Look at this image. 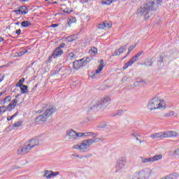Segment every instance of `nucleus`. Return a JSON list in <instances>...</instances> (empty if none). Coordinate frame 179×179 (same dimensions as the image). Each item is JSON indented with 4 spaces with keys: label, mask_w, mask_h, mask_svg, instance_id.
I'll return each instance as SVG.
<instances>
[{
    "label": "nucleus",
    "mask_w": 179,
    "mask_h": 179,
    "mask_svg": "<svg viewBox=\"0 0 179 179\" xmlns=\"http://www.w3.org/2000/svg\"><path fill=\"white\" fill-rule=\"evenodd\" d=\"M58 26H59V24H53L51 25V27L55 28V27H58Z\"/></svg>",
    "instance_id": "obj_48"
},
{
    "label": "nucleus",
    "mask_w": 179,
    "mask_h": 179,
    "mask_svg": "<svg viewBox=\"0 0 179 179\" xmlns=\"http://www.w3.org/2000/svg\"><path fill=\"white\" fill-rule=\"evenodd\" d=\"M45 1H48V0H45Z\"/></svg>",
    "instance_id": "obj_59"
},
{
    "label": "nucleus",
    "mask_w": 179,
    "mask_h": 179,
    "mask_svg": "<svg viewBox=\"0 0 179 179\" xmlns=\"http://www.w3.org/2000/svg\"><path fill=\"white\" fill-rule=\"evenodd\" d=\"M146 65V66H152V65H153V64L152 63H150V64H145Z\"/></svg>",
    "instance_id": "obj_53"
},
{
    "label": "nucleus",
    "mask_w": 179,
    "mask_h": 179,
    "mask_svg": "<svg viewBox=\"0 0 179 179\" xmlns=\"http://www.w3.org/2000/svg\"><path fill=\"white\" fill-rule=\"evenodd\" d=\"M162 159H163V156L162 155H155L151 157L152 163L153 162H157V160H162Z\"/></svg>",
    "instance_id": "obj_24"
},
{
    "label": "nucleus",
    "mask_w": 179,
    "mask_h": 179,
    "mask_svg": "<svg viewBox=\"0 0 179 179\" xmlns=\"http://www.w3.org/2000/svg\"><path fill=\"white\" fill-rule=\"evenodd\" d=\"M138 57L136 56L133 57L127 63L124 64L123 66V69H127L128 67L131 66L134 62H136L138 61Z\"/></svg>",
    "instance_id": "obj_14"
},
{
    "label": "nucleus",
    "mask_w": 179,
    "mask_h": 179,
    "mask_svg": "<svg viewBox=\"0 0 179 179\" xmlns=\"http://www.w3.org/2000/svg\"><path fill=\"white\" fill-rule=\"evenodd\" d=\"M81 60H83V65L85 66V65L89 64V62H90V61H92V59L87 57V58H83V59H81Z\"/></svg>",
    "instance_id": "obj_27"
},
{
    "label": "nucleus",
    "mask_w": 179,
    "mask_h": 179,
    "mask_svg": "<svg viewBox=\"0 0 179 179\" xmlns=\"http://www.w3.org/2000/svg\"><path fill=\"white\" fill-rule=\"evenodd\" d=\"M6 110H8V109L6 108V106H5L0 107V114L1 115L3 114V113H5V111H6Z\"/></svg>",
    "instance_id": "obj_33"
},
{
    "label": "nucleus",
    "mask_w": 179,
    "mask_h": 179,
    "mask_svg": "<svg viewBox=\"0 0 179 179\" xmlns=\"http://www.w3.org/2000/svg\"><path fill=\"white\" fill-rule=\"evenodd\" d=\"M176 136H178V133H177V131H167L160 133L152 134L150 136V138H151L152 139H159V138H173Z\"/></svg>",
    "instance_id": "obj_6"
},
{
    "label": "nucleus",
    "mask_w": 179,
    "mask_h": 179,
    "mask_svg": "<svg viewBox=\"0 0 179 179\" xmlns=\"http://www.w3.org/2000/svg\"><path fill=\"white\" fill-rule=\"evenodd\" d=\"M173 156H174V157H178L179 159V148L173 151Z\"/></svg>",
    "instance_id": "obj_32"
},
{
    "label": "nucleus",
    "mask_w": 179,
    "mask_h": 179,
    "mask_svg": "<svg viewBox=\"0 0 179 179\" xmlns=\"http://www.w3.org/2000/svg\"><path fill=\"white\" fill-rule=\"evenodd\" d=\"M20 33H22V30L18 29L16 31V34H17V36H20Z\"/></svg>",
    "instance_id": "obj_47"
},
{
    "label": "nucleus",
    "mask_w": 179,
    "mask_h": 179,
    "mask_svg": "<svg viewBox=\"0 0 179 179\" xmlns=\"http://www.w3.org/2000/svg\"><path fill=\"white\" fill-rule=\"evenodd\" d=\"M147 107L150 111H153V110H164L166 108V102L160 98L155 97L149 101Z\"/></svg>",
    "instance_id": "obj_4"
},
{
    "label": "nucleus",
    "mask_w": 179,
    "mask_h": 179,
    "mask_svg": "<svg viewBox=\"0 0 179 179\" xmlns=\"http://www.w3.org/2000/svg\"><path fill=\"white\" fill-rule=\"evenodd\" d=\"M142 54H143V51L139 52L138 53L136 54V57H137V59H139V57H141V55H142Z\"/></svg>",
    "instance_id": "obj_41"
},
{
    "label": "nucleus",
    "mask_w": 179,
    "mask_h": 179,
    "mask_svg": "<svg viewBox=\"0 0 179 179\" xmlns=\"http://www.w3.org/2000/svg\"><path fill=\"white\" fill-rule=\"evenodd\" d=\"M80 66H83V60H76L75 62H73V68L74 69H80Z\"/></svg>",
    "instance_id": "obj_16"
},
{
    "label": "nucleus",
    "mask_w": 179,
    "mask_h": 179,
    "mask_svg": "<svg viewBox=\"0 0 179 179\" xmlns=\"http://www.w3.org/2000/svg\"><path fill=\"white\" fill-rule=\"evenodd\" d=\"M158 62H163V57L160 56L158 59Z\"/></svg>",
    "instance_id": "obj_46"
},
{
    "label": "nucleus",
    "mask_w": 179,
    "mask_h": 179,
    "mask_svg": "<svg viewBox=\"0 0 179 179\" xmlns=\"http://www.w3.org/2000/svg\"><path fill=\"white\" fill-rule=\"evenodd\" d=\"M64 47H65V43H62L59 47H58L57 48H59V50H62V48H64Z\"/></svg>",
    "instance_id": "obj_44"
},
{
    "label": "nucleus",
    "mask_w": 179,
    "mask_h": 179,
    "mask_svg": "<svg viewBox=\"0 0 179 179\" xmlns=\"http://www.w3.org/2000/svg\"><path fill=\"white\" fill-rule=\"evenodd\" d=\"M24 2H26V1H29V0H23Z\"/></svg>",
    "instance_id": "obj_58"
},
{
    "label": "nucleus",
    "mask_w": 179,
    "mask_h": 179,
    "mask_svg": "<svg viewBox=\"0 0 179 179\" xmlns=\"http://www.w3.org/2000/svg\"><path fill=\"white\" fill-rule=\"evenodd\" d=\"M141 163L146 164V163H152V157L150 158H145L143 157H140Z\"/></svg>",
    "instance_id": "obj_23"
},
{
    "label": "nucleus",
    "mask_w": 179,
    "mask_h": 179,
    "mask_svg": "<svg viewBox=\"0 0 179 179\" xmlns=\"http://www.w3.org/2000/svg\"><path fill=\"white\" fill-rule=\"evenodd\" d=\"M176 113L174 111H169L166 113L165 117H173V115H175Z\"/></svg>",
    "instance_id": "obj_34"
},
{
    "label": "nucleus",
    "mask_w": 179,
    "mask_h": 179,
    "mask_svg": "<svg viewBox=\"0 0 179 179\" xmlns=\"http://www.w3.org/2000/svg\"><path fill=\"white\" fill-rule=\"evenodd\" d=\"M125 164H127L125 159H121L117 160L115 166V173H122L125 169Z\"/></svg>",
    "instance_id": "obj_9"
},
{
    "label": "nucleus",
    "mask_w": 179,
    "mask_h": 179,
    "mask_svg": "<svg viewBox=\"0 0 179 179\" xmlns=\"http://www.w3.org/2000/svg\"><path fill=\"white\" fill-rule=\"evenodd\" d=\"M5 39H3V38L0 37V43H2V41H4Z\"/></svg>",
    "instance_id": "obj_52"
},
{
    "label": "nucleus",
    "mask_w": 179,
    "mask_h": 179,
    "mask_svg": "<svg viewBox=\"0 0 179 179\" xmlns=\"http://www.w3.org/2000/svg\"><path fill=\"white\" fill-rule=\"evenodd\" d=\"M113 2H117V1H118V0H113Z\"/></svg>",
    "instance_id": "obj_56"
},
{
    "label": "nucleus",
    "mask_w": 179,
    "mask_h": 179,
    "mask_svg": "<svg viewBox=\"0 0 179 179\" xmlns=\"http://www.w3.org/2000/svg\"><path fill=\"white\" fill-rule=\"evenodd\" d=\"M19 87H20L22 94H24V93H27V92H29V90L27 89L28 87L27 85H21Z\"/></svg>",
    "instance_id": "obj_25"
},
{
    "label": "nucleus",
    "mask_w": 179,
    "mask_h": 179,
    "mask_svg": "<svg viewBox=\"0 0 179 179\" xmlns=\"http://www.w3.org/2000/svg\"><path fill=\"white\" fill-rule=\"evenodd\" d=\"M124 51H127V45H124L121 48H120L117 50H116L113 56L116 57L117 55H121V54L124 53Z\"/></svg>",
    "instance_id": "obj_18"
},
{
    "label": "nucleus",
    "mask_w": 179,
    "mask_h": 179,
    "mask_svg": "<svg viewBox=\"0 0 179 179\" xmlns=\"http://www.w3.org/2000/svg\"><path fill=\"white\" fill-rule=\"evenodd\" d=\"M31 23H30V22H29V21H23L21 23V26L22 27H29V26H31Z\"/></svg>",
    "instance_id": "obj_29"
},
{
    "label": "nucleus",
    "mask_w": 179,
    "mask_h": 179,
    "mask_svg": "<svg viewBox=\"0 0 179 179\" xmlns=\"http://www.w3.org/2000/svg\"><path fill=\"white\" fill-rule=\"evenodd\" d=\"M136 47V44L131 45L129 48V51H128L127 55L123 57V59H125V58H127V57H128V55H129L131 51H132L134 50V48H135Z\"/></svg>",
    "instance_id": "obj_26"
},
{
    "label": "nucleus",
    "mask_w": 179,
    "mask_h": 179,
    "mask_svg": "<svg viewBox=\"0 0 179 179\" xmlns=\"http://www.w3.org/2000/svg\"><path fill=\"white\" fill-rule=\"evenodd\" d=\"M57 111V108L55 106H50L48 109L45 110L43 115H40L35 119V122L36 124H41V122H45L47 121V118L52 115L54 113Z\"/></svg>",
    "instance_id": "obj_5"
},
{
    "label": "nucleus",
    "mask_w": 179,
    "mask_h": 179,
    "mask_svg": "<svg viewBox=\"0 0 179 179\" xmlns=\"http://www.w3.org/2000/svg\"><path fill=\"white\" fill-rule=\"evenodd\" d=\"M76 22V17H73L70 19L69 22V26H71V23H75Z\"/></svg>",
    "instance_id": "obj_36"
},
{
    "label": "nucleus",
    "mask_w": 179,
    "mask_h": 179,
    "mask_svg": "<svg viewBox=\"0 0 179 179\" xmlns=\"http://www.w3.org/2000/svg\"><path fill=\"white\" fill-rule=\"evenodd\" d=\"M143 80H139V81H137V83H143Z\"/></svg>",
    "instance_id": "obj_54"
},
{
    "label": "nucleus",
    "mask_w": 179,
    "mask_h": 179,
    "mask_svg": "<svg viewBox=\"0 0 179 179\" xmlns=\"http://www.w3.org/2000/svg\"><path fill=\"white\" fill-rule=\"evenodd\" d=\"M69 57L70 58H73V57H74L73 52H70V53L69 54Z\"/></svg>",
    "instance_id": "obj_49"
},
{
    "label": "nucleus",
    "mask_w": 179,
    "mask_h": 179,
    "mask_svg": "<svg viewBox=\"0 0 179 179\" xmlns=\"http://www.w3.org/2000/svg\"><path fill=\"white\" fill-rule=\"evenodd\" d=\"M92 0H81V3H89Z\"/></svg>",
    "instance_id": "obj_42"
},
{
    "label": "nucleus",
    "mask_w": 179,
    "mask_h": 179,
    "mask_svg": "<svg viewBox=\"0 0 179 179\" xmlns=\"http://www.w3.org/2000/svg\"><path fill=\"white\" fill-rule=\"evenodd\" d=\"M10 100H12L10 96H7L5 98L0 100V104H2L3 106H6V104H9Z\"/></svg>",
    "instance_id": "obj_21"
},
{
    "label": "nucleus",
    "mask_w": 179,
    "mask_h": 179,
    "mask_svg": "<svg viewBox=\"0 0 179 179\" xmlns=\"http://www.w3.org/2000/svg\"><path fill=\"white\" fill-rule=\"evenodd\" d=\"M15 24L19 25V22H16Z\"/></svg>",
    "instance_id": "obj_57"
},
{
    "label": "nucleus",
    "mask_w": 179,
    "mask_h": 179,
    "mask_svg": "<svg viewBox=\"0 0 179 179\" xmlns=\"http://www.w3.org/2000/svg\"><path fill=\"white\" fill-rule=\"evenodd\" d=\"M62 54H64V50H62V49L57 48L53 52L52 57H53V58H57V57H61Z\"/></svg>",
    "instance_id": "obj_17"
},
{
    "label": "nucleus",
    "mask_w": 179,
    "mask_h": 179,
    "mask_svg": "<svg viewBox=\"0 0 179 179\" xmlns=\"http://www.w3.org/2000/svg\"><path fill=\"white\" fill-rule=\"evenodd\" d=\"M106 108H107V106H104V103L102 100L99 101L98 102L92 101V102L88 103V108L87 111V113H90V111H93V110H96V108L104 110Z\"/></svg>",
    "instance_id": "obj_7"
},
{
    "label": "nucleus",
    "mask_w": 179,
    "mask_h": 179,
    "mask_svg": "<svg viewBox=\"0 0 179 179\" xmlns=\"http://www.w3.org/2000/svg\"><path fill=\"white\" fill-rule=\"evenodd\" d=\"M24 83V78H21L15 85L16 87H19L20 86L24 85L23 84Z\"/></svg>",
    "instance_id": "obj_30"
},
{
    "label": "nucleus",
    "mask_w": 179,
    "mask_h": 179,
    "mask_svg": "<svg viewBox=\"0 0 179 179\" xmlns=\"http://www.w3.org/2000/svg\"><path fill=\"white\" fill-rule=\"evenodd\" d=\"M107 127V124L106 123H103L99 126V128H106Z\"/></svg>",
    "instance_id": "obj_45"
},
{
    "label": "nucleus",
    "mask_w": 179,
    "mask_h": 179,
    "mask_svg": "<svg viewBox=\"0 0 179 179\" xmlns=\"http://www.w3.org/2000/svg\"><path fill=\"white\" fill-rule=\"evenodd\" d=\"M101 139L99 138H94L91 139L84 140L81 143L75 145L72 147V149H76L82 153H86L90 150V145L93 143H97L100 142Z\"/></svg>",
    "instance_id": "obj_2"
},
{
    "label": "nucleus",
    "mask_w": 179,
    "mask_h": 179,
    "mask_svg": "<svg viewBox=\"0 0 179 179\" xmlns=\"http://www.w3.org/2000/svg\"><path fill=\"white\" fill-rule=\"evenodd\" d=\"M5 93H6V91H2V92H0V97H1V96H3V94H5Z\"/></svg>",
    "instance_id": "obj_50"
},
{
    "label": "nucleus",
    "mask_w": 179,
    "mask_h": 179,
    "mask_svg": "<svg viewBox=\"0 0 179 179\" xmlns=\"http://www.w3.org/2000/svg\"><path fill=\"white\" fill-rule=\"evenodd\" d=\"M132 136H134V138H136V141H139V138H138V136H139V135L136 134H131Z\"/></svg>",
    "instance_id": "obj_43"
},
{
    "label": "nucleus",
    "mask_w": 179,
    "mask_h": 179,
    "mask_svg": "<svg viewBox=\"0 0 179 179\" xmlns=\"http://www.w3.org/2000/svg\"><path fill=\"white\" fill-rule=\"evenodd\" d=\"M90 52H93V54H97V48H93L92 49H91L90 50Z\"/></svg>",
    "instance_id": "obj_39"
},
{
    "label": "nucleus",
    "mask_w": 179,
    "mask_h": 179,
    "mask_svg": "<svg viewBox=\"0 0 179 179\" xmlns=\"http://www.w3.org/2000/svg\"><path fill=\"white\" fill-rule=\"evenodd\" d=\"M58 174H59V172H53L52 171H45L43 177L50 179L52 178V177H55V176H58Z\"/></svg>",
    "instance_id": "obj_12"
},
{
    "label": "nucleus",
    "mask_w": 179,
    "mask_h": 179,
    "mask_svg": "<svg viewBox=\"0 0 179 179\" xmlns=\"http://www.w3.org/2000/svg\"><path fill=\"white\" fill-rule=\"evenodd\" d=\"M137 141H138L140 143H142V141H141V139H138Z\"/></svg>",
    "instance_id": "obj_55"
},
{
    "label": "nucleus",
    "mask_w": 179,
    "mask_h": 179,
    "mask_svg": "<svg viewBox=\"0 0 179 179\" xmlns=\"http://www.w3.org/2000/svg\"><path fill=\"white\" fill-rule=\"evenodd\" d=\"M27 52V50L24 52H16L15 53V57H22V55H24Z\"/></svg>",
    "instance_id": "obj_35"
},
{
    "label": "nucleus",
    "mask_w": 179,
    "mask_h": 179,
    "mask_svg": "<svg viewBox=\"0 0 179 179\" xmlns=\"http://www.w3.org/2000/svg\"><path fill=\"white\" fill-rule=\"evenodd\" d=\"M40 144V140L38 138H31L28 143H27V145L29 146V149L31 150L33 148H36V146H38Z\"/></svg>",
    "instance_id": "obj_11"
},
{
    "label": "nucleus",
    "mask_w": 179,
    "mask_h": 179,
    "mask_svg": "<svg viewBox=\"0 0 179 179\" xmlns=\"http://www.w3.org/2000/svg\"><path fill=\"white\" fill-rule=\"evenodd\" d=\"M114 1L113 0H101L102 5H111Z\"/></svg>",
    "instance_id": "obj_28"
},
{
    "label": "nucleus",
    "mask_w": 179,
    "mask_h": 179,
    "mask_svg": "<svg viewBox=\"0 0 179 179\" xmlns=\"http://www.w3.org/2000/svg\"><path fill=\"white\" fill-rule=\"evenodd\" d=\"M111 27V24L110 22H103L101 24H99L98 25V29H100L101 30H103L104 29H110Z\"/></svg>",
    "instance_id": "obj_19"
},
{
    "label": "nucleus",
    "mask_w": 179,
    "mask_h": 179,
    "mask_svg": "<svg viewBox=\"0 0 179 179\" xmlns=\"http://www.w3.org/2000/svg\"><path fill=\"white\" fill-rule=\"evenodd\" d=\"M16 115H17V113L14 114V115H12V116H8L7 120H8V121H10L11 120H13V118H15V117H16Z\"/></svg>",
    "instance_id": "obj_37"
},
{
    "label": "nucleus",
    "mask_w": 179,
    "mask_h": 179,
    "mask_svg": "<svg viewBox=\"0 0 179 179\" xmlns=\"http://www.w3.org/2000/svg\"><path fill=\"white\" fill-rule=\"evenodd\" d=\"M101 101L103 102V106L107 107L111 102V99L109 96H106Z\"/></svg>",
    "instance_id": "obj_22"
},
{
    "label": "nucleus",
    "mask_w": 179,
    "mask_h": 179,
    "mask_svg": "<svg viewBox=\"0 0 179 179\" xmlns=\"http://www.w3.org/2000/svg\"><path fill=\"white\" fill-rule=\"evenodd\" d=\"M2 80H3V76L0 75V83L2 82Z\"/></svg>",
    "instance_id": "obj_51"
},
{
    "label": "nucleus",
    "mask_w": 179,
    "mask_h": 179,
    "mask_svg": "<svg viewBox=\"0 0 179 179\" xmlns=\"http://www.w3.org/2000/svg\"><path fill=\"white\" fill-rule=\"evenodd\" d=\"M64 13H67L68 15H69V13H71L72 10H69L68 8H66L65 10H64L63 11Z\"/></svg>",
    "instance_id": "obj_40"
},
{
    "label": "nucleus",
    "mask_w": 179,
    "mask_h": 179,
    "mask_svg": "<svg viewBox=\"0 0 179 179\" xmlns=\"http://www.w3.org/2000/svg\"><path fill=\"white\" fill-rule=\"evenodd\" d=\"M76 157H79V159H82V157H80L79 155H78V154H72L71 155L72 159H76Z\"/></svg>",
    "instance_id": "obj_38"
},
{
    "label": "nucleus",
    "mask_w": 179,
    "mask_h": 179,
    "mask_svg": "<svg viewBox=\"0 0 179 179\" xmlns=\"http://www.w3.org/2000/svg\"><path fill=\"white\" fill-rule=\"evenodd\" d=\"M29 150H31L26 143L25 145H22L17 150V153L20 156H23L24 155H27V153H29Z\"/></svg>",
    "instance_id": "obj_10"
},
{
    "label": "nucleus",
    "mask_w": 179,
    "mask_h": 179,
    "mask_svg": "<svg viewBox=\"0 0 179 179\" xmlns=\"http://www.w3.org/2000/svg\"><path fill=\"white\" fill-rule=\"evenodd\" d=\"M152 174V170L150 169L146 168L138 172H136L134 173L135 177H137L138 179H148Z\"/></svg>",
    "instance_id": "obj_8"
},
{
    "label": "nucleus",
    "mask_w": 179,
    "mask_h": 179,
    "mask_svg": "<svg viewBox=\"0 0 179 179\" xmlns=\"http://www.w3.org/2000/svg\"><path fill=\"white\" fill-rule=\"evenodd\" d=\"M22 124H23L22 121H18L13 124V127L17 128L20 126H22Z\"/></svg>",
    "instance_id": "obj_31"
},
{
    "label": "nucleus",
    "mask_w": 179,
    "mask_h": 179,
    "mask_svg": "<svg viewBox=\"0 0 179 179\" xmlns=\"http://www.w3.org/2000/svg\"><path fill=\"white\" fill-rule=\"evenodd\" d=\"M156 2L157 5L161 6L163 3V0H145L143 5L137 10V15L143 16L144 19H149L150 12L156 10Z\"/></svg>",
    "instance_id": "obj_1"
},
{
    "label": "nucleus",
    "mask_w": 179,
    "mask_h": 179,
    "mask_svg": "<svg viewBox=\"0 0 179 179\" xmlns=\"http://www.w3.org/2000/svg\"><path fill=\"white\" fill-rule=\"evenodd\" d=\"M97 136V135L93 132H87V133H82V132H76L75 130L71 129L66 131V138H67L68 141L71 142H73V141H79L80 138L83 136Z\"/></svg>",
    "instance_id": "obj_3"
},
{
    "label": "nucleus",
    "mask_w": 179,
    "mask_h": 179,
    "mask_svg": "<svg viewBox=\"0 0 179 179\" xmlns=\"http://www.w3.org/2000/svg\"><path fill=\"white\" fill-rule=\"evenodd\" d=\"M16 104H17V99H14L12 101V103H10L6 106L7 110L8 111H12L15 108V107H16Z\"/></svg>",
    "instance_id": "obj_15"
},
{
    "label": "nucleus",
    "mask_w": 179,
    "mask_h": 179,
    "mask_svg": "<svg viewBox=\"0 0 179 179\" xmlns=\"http://www.w3.org/2000/svg\"><path fill=\"white\" fill-rule=\"evenodd\" d=\"M103 66H104L103 65V60H101V64H99L98 69L96 70L95 73L92 76V79L96 78V75L100 73V72H101V71H103Z\"/></svg>",
    "instance_id": "obj_20"
},
{
    "label": "nucleus",
    "mask_w": 179,
    "mask_h": 179,
    "mask_svg": "<svg viewBox=\"0 0 179 179\" xmlns=\"http://www.w3.org/2000/svg\"><path fill=\"white\" fill-rule=\"evenodd\" d=\"M15 13L17 15H26L27 13H29V10L25 6H22L18 10H15Z\"/></svg>",
    "instance_id": "obj_13"
}]
</instances>
